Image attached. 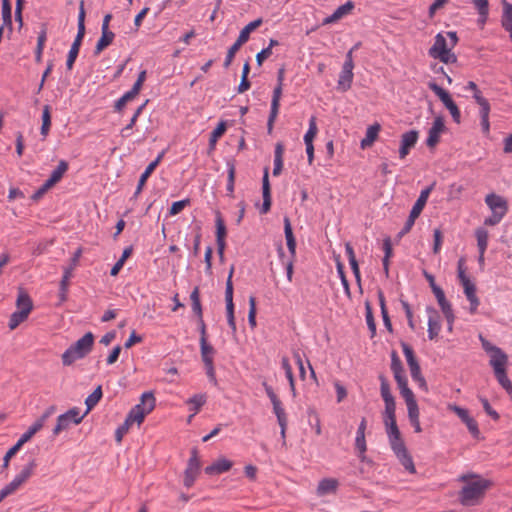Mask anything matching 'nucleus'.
Instances as JSON below:
<instances>
[{
  "instance_id": "obj_1",
  "label": "nucleus",
  "mask_w": 512,
  "mask_h": 512,
  "mask_svg": "<svg viewBox=\"0 0 512 512\" xmlns=\"http://www.w3.org/2000/svg\"><path fill=\"white\" fill-rule=\"evenodd\" d=\"M385 424L391 448L396 454L398 460L407 471L412 474L416 473L413 459L408 453L405 443L401 437L400 430L396 423V418H386Z\"/></svg>"
},
{
  "instance_id": "obj_2",
  "label": "nucleus",
  "mask_w": 512,
  "mask_h": 512,
  "mask_svg": "<svg viewBox=\"0 0 512 512\" xmlns=\"http://www.w3.org/2000/svg\"><path fill=\"white\" fill-rule=\"evenodd\" d=\"M458 36L454 31H448L445 34L438 33L435 36L434 43L430 47L428 54L434 59H439L445 64H452L457 61L456 55L452 52L457 45Z\"/></svg>"
},
{
  "instance_id": "obj_3",
  "label": "nucleus",
  "mask_w": 512,
  "mask_h": 512,
  "mask_svg": "<svg viewBox=\"0 0 512 512\" xmlns=\"http://www.w3.org/2000/svg\"><path fill=\"white\" fill-rule=\"evenodd\" d=\"M94 344V335L87 332L62 354V363L65 366L72 365L75 361L84 358L90 353Z\"/></svg>"
},
{
  "instance_id": "obj_4",
  "label": "nucleus",
  "mask_w": 512,
  "mask_h": 512,
  "mask_svg": "<svg viewBox=\"0 0 512 512\" xmlns=\"http://www.w3.org/2000/svg\"><path fill=\"white\" fill-rule=\"evenodd\" d=\"M469 477L477 478V480L469 482L460 491V502L464 506H472L479 502L485 491L491 486V482L486 479H482L476 475H470Z\"/></svg>"
},
{
  "instance_id": "obj_5",
  "label": "nucleus",
  "mask_w": 512,
  "mask_h": 512,
  "mask_svg": "<svg viewBox=\"0 0 512 512\" xmlns=\"http://www.w3.org/2000/svg\"><path fill=\"white\" fill-rule=\"evenodd\" d=\"M485 203L491 210V216L484 220L487 226H495L501 222L508 212V202L505 198L495 193H490L485 197Z\"/></svg>"
},
{
  "instance_id": "obj_6",
  "label": "nucleus",
  "mask_w": 512,
  "mask_h": 512,
  "mask_svg": "<svg viewBox=\"0 0 512 512\" xmlns=\"http://www.w3.org/2000/svg\"><path fill=\"white\" fill-rule=\"evenodd\" d=\"M467 90L473 91V99L479 106V115L481 118V127L485 135L490 132L489 114L491 106L489 101L482 95V92L478 89L475 82L469 81L466 86Z\"/></svg>"
},
{
  "instance_id": "obj_7",
  "label": "nucleus",
  "mask_w": 512,
  "mask_h": 512,
  "mask_svg": "<svg viewBox=\"0 0 512 512\" xmlns=\"http://www.w3.org/2000/svg\"><path fill=\"white\" fill-rule=\"evenodd\" d=\"M85 15L84 1H80L78 14V32L71 45L66 61L68 70H72L73 68L85 35Z\"/></svg>"
},
{
  "instance_id": "obj_8",
  "label": "nucleus",
  "mask_w": 512,
  "mask_h": 512,
  "mask_svg": "<svg viewBox=\"0 0 512 512\" xmlns=\"http://www.w3.org/2000/svg\"><path fill=\"white\" fill-rule=\"evenodd\" d=\"M479 339L481 341L482 348L490 356L489 363L492 366L493 371L495 372L498 371V369H506L508 364L507 354L499 347L490 343L482 335H479Z\"/></svg>"
},
{
  "instance_id": "obj_9",
  "label": "nucleus",
  "mask_w": 512,
  "mask_h": 512,
  "mask_svg": "<svg viewBox=\"0 0 512 512\" xmlns=\"http://www.w3.org/2000/svg\"><path fill=\"white\" fill-rule=\"evenodd\" d=\"M357 46L350 49L345 58V62L343 63L342 70L339 75L337 88L340 91L346 92L351 88L352 81H353V69H354V62H353V51L356 49Z\"/></svg>"
},
{
  "instance_id": "obj_10",
  "label": "nucleus",
  "mask_w": 512,
  "mask_h": 512,
  "mask_svg": "<svg viewBox=\"0 0 512 512\" xmlns=\"http://www.w3.org/2000/svg\"><path fill=\"white\" fill-rule=\"evenodd\" d=\"M428 87L439 97L444 106L449 110L453 120L456 123L461 121V113L456 103L451 98L450 94L437 85L435 82H429Z\"/></svg>"
},
{
  "instance_id": "obj_11",
  "label": "nucleus",
  "mask_w": 512,
  "mask_h": 512,
  "mask_svg": "<svg viewBox=\"0 0 512 512\" xmlns=\"http://www.w3.org/2000/svg\"><path fill=\"white\" fill-rule=\"evenodd\" d=\"M233 272H234V266L231 267L227 281H226L225 301H226V313H227L228 325L232 329L233 333H235L236 332V322H235V316H234L233 284H232Z\"/></svg>"
},
{
  "instance_id": "obj_12",
  "label": "nucleus",
  "mask_w": 512,
  "mask_h": 512,
  "mask_svg": "<svg viewBox=\"0 0 512 512\" xmlns=\"http://www.w3.org/2000/svg\"><path fill=\"white\" fill-rule=\"evenodd\" d=\"M201 357L204 362L207 375L210 379H215V370L213 357L215 354L214 348L207 342V340L200 339Z\"/></svg>"
},
{
  "instance_id": "obj_13",
  "label": "nucleus",
  "mask_w": 512,
  "mask_h": 512,
  "mask_svg": "<svg viewBox=\"0 0 512 512\" xmlns=\"http://www.w3.org/2000/svg\"><path fill=\"white\" fill-rule=\"evenodd\" d=\"M155 407V397L152 393L146 392L142 395L140 403L137 404L128 416H146L153 411Z\"/></svg>"
},
{
  "instance_id": "obj_14",
  "label": "nucleus",
  "mask_w": 512,
  "mask_h": 512,
  "mask_svg": "<svg viewBox=\"0 0 512 512\" xmlns=\"http://www.w3.org/2000/svg\"><path fill=\"white\" fill-rule=\"evenodd\" d=\"M444 130V119L441 116L436 117L433 121L431 128L428 131V137L426 140L427 146L430 148L435 147L438 144L440 136L444 132Z\"/></svg>"
},
{
  "instance_id": "obj_15",
  "label": "nucleus",
  "mask_w": 512,
  "mask_h": 512,
  "mask_svg": "<svg viewBox=\"0 0 512 512\" xmlns=\"http://www.w3.org/2000/svg\"><path fill=\"white\" fill-rule=\"evenodd\" d=\"M418 140V132L411 130L404 133L401 137V146L399 149V156L401 159H404L410 152V149L413 148Z\"/></svg>"
},
{
  "instance_id": "obj_16",
  "label": "nucleus",
  "mask_w": 512,
  "mask_h": 512,
  "mask_svg": "<svg viewBox=\"0 0 512 512\" xmlns=\"http://www.w3.org/2000/svg\"><path fill=\"white\" fill-rule=\"evenodd\" d=\"M400 389V394L404 398L407 408H408V416H417L418 407L414 398L413 392L408 388L407 382L402 385H398Z\"/></svg>"
},
{
  "instance_id": "obj_17",
  "label": "nucleus",
  "mask_w": 512,
  "mask_h": 512,
  "mask_svg": "<svg viewBox=\"0 0 512 512\" xmlns=\"http://www.w3.org/2000/svg\"><path fill=\"white\" fill-rule=\"evenodd\" d=\"M16 311L30 315L33 310V302L28 293L23 289L19 288L16 299Z\"/></svg>"
},
{
  "instance_id": "obj_18",
  "label": "nucleus",
  "mask_w": 512,
  "mask_h": 512,
  "mask_svg": "<svg viewBox=\"0 0 512 512\" xmlns=\"http://www.w3.org/2000/svg\"><path fill=\"white\" fill-rule=\"evenodd\" d=\"M428 337L430 340L435 339L440 330H441V323H440V317L435 309L428 308Z\"/></svg>"
},
{
  "instance_id": "obj_19",
  "label": "nucleus",
  "mask_w": 512,
  "mask_h": 512,
  "mask_svg": "<svg viewBox=\"0 0 512 512\" xmlns=\"http://www.w3.org/2000/svg\"><path fill=\"white\" fill-rule=\"evenodd\" d=\"M145 418H125V421L116 429L115 440L119 444L123 440V437L129 432L133 425H137L138 428L142 425Z\"/></svg>"
},
{
  "instance_id": "obj_20",
  "label": "nucleus",
  "mask_w": 512,
  "mask_h": 512,
  "mask_svg": "<svg viewBox=\"0 0 512 512\" xmlns=\"http://www.w3.org/2000/svg\"><path fill=\"white\" fill-rule=\"evenodd\" d=\"M233 466V462L222 457L218 458L211 465L205 468V473L207 475L221 474L229 471Z\"/></svg>"
},
{
  "instance_id": "obj_21",
  "label": "nucleus",
  "mask_w": 512,
  "mask_h": 512,
  "mask_svg": "<svg viewBox=\"0 0 512 512\" xmlns=\"http://www.w3.org/2000/svg\"><path fill=\"white\" fill-rule=\"evenodd\" d=\"M339 486V482L335 478H324L319 481L316 493L318 496L322 497L327 494L336 493Z\"/></svg>"
},
{
  "instance_id": "obj_22",
  "label": "nucleus",
  "mask_w": 512,
  "mask_h": 512,
  "mask_svg": "<svg viewBox=\"0 0 512 512\" xmlns=\"http://www.w3.org/2000/svg\"><path fill=\"white\" fill-rule=\"evenodd\" d=\"M262 194H263V204H262V213H267L271 207V190L269 183V175L268 168H265L263 180H262Z\"/></svg>"
},
{
  "instance_id": "obj_23",
  "label": "nucleus",
  "mask_w": 512,
  "mask_h": 512,
  "mask_svg": "<svg viewBox=\"0 0 512 512\" xmlns=\"http://www.w3.org/2000/svg\"><path fill=\"white\" fill-rule=\"evenodd\" d=\"M354 8V3L352 1H347L345 4L339 6L332 15L324 19V24H330L336 22L348 15Z\"/></svg>"
},
{
  "instance_id": "obj_24",
  "label": "nucleus",
  "mask_w": 512,
  "mask_h": 512,
  "mask_svg": "<svg viewBox=\"0 0 512 512\" xmlns=\"http://www.w3.org/2000/svg\"><path fill=\"white\" fill-rule=\"evenodd\" d=\"M114 38L115 34L110 29H101V37L97 41L94 54L99 55L104 49L112 44Z\"/></svg>"
},
{
  "instance_id": "obj_25",
  "label": "nucleus",
  "mask_w": 512,
  "mask_h": 512,
  "mask_svg": "<svg viewBox=\"0 0 512 512\" xmlns=\"http://www.w3.org/2000/svg\"><path fill=\"white\" fill-rule=\"evenodd\" d=\"M284 233L288 250L291 254V259H295L296 255V240L293 235L292 226L288 217L284 218Z\"/></svg>"
},
{
  "instance_id": "obj_26",
  "label": "nucleus",
  "mask_w": 512,
  "mask_h": 512,
  "mask_svg": "<svg viewBox=\"0 0 512 512\" xmlns=\"http://www.w3.org/2000/svg\"><path fill=\"white\" fill-rule=\"evenodd\" d=\"M68 170V163L64 160H61L58 166L52 171L50 177L46 180V187H53L57 184L63 177V175Z\"/></svg>"
},
{
  "instance_id": "obj_27",
  "label": "nucleus",
  "mask_w": 512,
  "mask_h": 512,
  "mask_svg": "<svg viewBox=\"0 0 512 512\" xmlns=\"http://www.w3.org/2000/svg\"><path fill=\"white\" fill-rule=\"evenodd\" d=\"M380 130L381 126L378 123L369 126L366 130L365 137L361 140V148L365 149L372 146L377 139Z\"/></svg>"
},
{
  "instance_id": "obj_28",
  "label": "nucleus",
  "mask_w": 512,
  "mask_h": 512,
  "mask_svg": "<svg viewBox=\"0 0 512 512\" xmlns=\"http://www.w3.org/2000/svg\"><path fill=\"white\" fill-rule=\"evenodd\" d=\"M433 187H434V185H431L421 191L417 201L415 202V204L412 207V210L410 211L411 213H413V216L414 215L419 216L421 214L422 210L424 209V207L427 203L429 195L433 190Z\"/></svg>"
},
{
  "instance_id": "obj_29",
  "label": "nucleus",
  "mask_w": 512,
  "mask_h": 512,
  "mask_svg": "<svg viewBox=\"0 0 512 512\" xmlns=\"http://www.w3.org/2000/svg\"><path fill=\"white\" fill-rule=\"evenodd\" d=\"M391 369L393 371L394 378L398 385H402L403 383L407 382L406 377L404 375L402 363L398 356L396 355V353L392 354Z\"/></svg>"
},
{
  "instance_id": "obj_30",
  "label": "nucleus",
  "mask_w": 512,
  "mask_h": 512,
  "mask_svg": "<svg viewBox=\"0 0 512 512\" xmlns=\"http://www.w3.org/2000/svg\"><path fill=\"white\" fill-rule=\"evenodd\" d=\"M365 431H366V420L362 418L361 423L357 429L356 439H355V448L358 452H366V440H365Z\"/></svg>"
},
{
  "instance_id": "obj_31",
  "label": "nucleus",
  "mask_w": 512,
  "mask_h": 512,
  "mask_svg": "<svg viewBox=\"0 0 512 512\" xmlns=\"http://www.w3.org/2000/svg\"><path fill=\"white\" fill-rule=\"evenodd\" d=\"M283 154H284V146L282 143H277L275 146L274 153V168L273 175L278 176L282 172L283 168Z\"/></svg>"
},
{
  "instance_id": "obj_32",
  "label": "nucleus",
  "mask_w": 512,
  "mask_h": 512,
  "mask_svg": "<svg viewBox=\"0 0 512 512\" xmlns=\"http://www.w3.org/2000/svg\"><path fill=\"white\" fill-rule=\"evenodd\" d=\"M43 427L42 419L36 421L16 442L21 448L26 442H28L41 428Z\"/></svg>"
},
{
  "instance_id": "obj_33",
  "label": "nucleus",
  "mask_w": 512,
  "mask_h": 512,
  "mask_svg": "<svg viewBox=\"0 0 512 512\" xmlns=\"http://www.w3.org/2000/svg\"><path fill=\"white\" fill-rule=\"evenodd\" d=\"M225 237H226V227L224 224V221L219 213H217L216 217V241L217 246H220V248H223V246H226L225 243Z\"/></svg>"
},
{
  "instance_id": "obj_34",
  "label": "nucleus",
  "mask_w": 512,
  "mask_h": 512,
  "mask_svg": "<svg viewBox=\"0 0 512 512\" xmlns=\"http://www.w3.org/2000/svg\"><path fill=\"white\" fill-rule=\"evenodd\" d=\"M84 418H57V424L53 429L55 435L69 428L71 424L79 425Z\"/></svg>"
},
{
  "instance_id": "obj_35",
  "label": "nucleus",
  "mask_w": 512,
  "mask_h": 512,
  "mask_svg": "<svg viewBox=\"0 0 512 512\" xmlns=\"http://www.w3.org/2000/svg\"><path fill=\"white\" fill-rule=\"evenodd\" d=\"M227 126L224 121H221L218 123L217 127L211 132L210 138H209V146L210 150H214L215 145L219 138H221L224 133L226 132Z\"/></svg>"
},
{
  "instance_id": "obj_36",
  "label": "nucleus",
  "mask_w": 512,
  "mask_h": 512,
  "mask_svg": "<svg viewBox=\"0 0 512 512\" xmlns=\"http://www.w3.org/2000/svg\"><path fill=\"white\" fill-rule=\"evenodd\" d=\"M494 374L498 383L507 391L509 395L512 396V382L507 376L506 369H498V371H495Z\"/></svg>"
},
{
  "instance_id": "obj_37",
  "label": "nucleus",
  "mask_w": 512,
  "mask_h": 512,
  "mask_svg": "<svg viewBox=\"0 0 512 512\" xmlns=\"http://www.w3.org/2000/svg\"><path fill=\"white\" fill-rule=\"evenodd\" d=\"M35 466L36 462L34 459H32L14 478V480L21 486L32 475Z\"/></svg>"
},
{
  "instance_id": "obj_38",
  "label": "nucleus",
  "mask_w": 512,
  "mask_h": 512,
  "mask_svg": "<svg viewBox=\"0 0 512 512\" xmlns=\"http://www.w3.org/2000/svg\"><path fill=\"white\" fill-rule=\"evenodd\" d=\"M477 239V247L479 252H485L488 247L489 234L483 228H478L475 232Z\"/></svg>"
},
{
  "instance_id": "obj_39",
  "label": "nucleus",
  "mask_w": 512,
  "mask_h": 512,
  "mask_svg": "<svg viewBox=\"0 0 512 512\" xmlns=\"http://www.w3.org/2000/svg\"><path fill=\"white\" fill-rule=\"evenodd\" d=\"M51 127V111L50 106L45 105L43 107L42 112V126H41V135L46 137L50 131Z\"/></svg>"
},
{
  "instance_id": "obj_40",
  "label": "nucleus",
  "mask_w": 512,
  "mask_h": 512,
  "mask_svg": "<svg viewBox=\"0 0 512 512\" xmlns=\"http://www.w3.org/2000/svg\"><path fill=\"white\" fill-rule=\"evenodd\" d=\"M102 397V389L101 386H98L87 398H86V405L87 409L83 416L88 414L90 410L99 402V400Z\"/></svg>"
},
{
  "instance_id": "obj_41",
  "label": "nucleus",
  "mask_w": 512,
  "mask_h": 512,
  "mask_svg": "<svg viewBox=\"0 0 512 512\" xmlns=\"http://www.w3.org/2000/svg\"><path fill=\"white\" fill-rule=\"evenodd\" d=\"M154 170H155V163H150L146 167L145 171L140 176V179H139V182H138V186H137L136 191H135V196H138L141 193L144 185L146 184L147 179L154 172Z\"/></svg>"
},
{
  "instance_id": "obj_42",
  "label": "nucleus",
  "mask_w": 512,
  "mask_h": 512,
  "mask_svg": "<svg viewBox=\"0 0 512 512\" xmlns=\"http://www.w3.org/2000/svg\"><path fill=\"white\" fill-rule=\"evenodd\" d=\"M318 133V127L316 123V117L312 116L309 120V128L308 131L304 135V143H313L316 135Z\"/></svg>"
},
{
  "instance_id": "obj_43",
  "label": "nucleus",
  "mask_w": 512,
  "mask_h": 512,
  "mask_svg": "<svg viewBox=\"0 0 512 512\" xmlns=\"http://www.w3.org/2000/svg\"><path fill=\"white\" fill-rule=\"evenodd\" d=\"M28 315L21 313L19 311H15L11 314L8 327L10 330H15L21 323L28 319Z\"/></svg>"
},
{
  "instance_id": "obj_44",
  "label": "nucleus",
  "mask_w": 512,
  "mask_h": 512,
  "mask_svg": "<svg viewBox=\"0 0 512 512\" xmlns=\"http://www.w3.org/2000/svg\"><path fill=\"white\" fill-rule=\"evenodd\" d=\"M47 40L46 30H42L37 38V47L35 51V60L40 63L42 60V53L45 46V42Z\"/></svg>"
},
{
  "instance_id": "obj_45",
  "label": "nucleus",
  "mask_w": 512,
  "mask_h": 512,
  "mask_svg": "<svg viewBox=\"0 0 512 512\" xmlns=\"http://www.w3.org/2000/svg\"><path fill=\"white\" fill-rule=\"evenodd\" d=\"M447 322L449 324H451L452 322H454V313H453V310H452V307H451V304L447 301L446 297L437 301Z\"/></svg>"
},
{
  "instance_id": "obj_46",
  "label": "nucleus",
  "mask_w": 512,
  "mask_h": 512,
  "mask_svg": "<svg viewBox=\"0 0 512 512\" xmlns=\"http://www.w3.org/2000/svg\"><path fill=\"white\" fill-rule=\"evenodd\" d=\"M228 181H227V192L228 195L232 196L234 193V184H235V174H236V168L235 164L233 162H228Z\"/></svg>"
},
{
  "instance_id": "obj_47",
  "label": "nucleus",
  "mask_w": 512,
  "mask_h": 512,
  "mask_svg": "<svg viewBox=\"0 0 512 512\" xmlns=\"http://www.w3.org/2000/svg\"><path fill=\"white\" fill-rule=\"evenodd\" d=\"M462 422L465 423L467 429L472 434V436L476 439L481 438V433L478 428V423L476 418H461Z\"/></svg>"
},
{
  "instance_id": "obj_48",
  "label": "nucleus",
  "mask_w": 512,
  "mask_h": 512,
  "mask_svg": "<svg viewBox=\"0 0 512 512\" xmlns=\"http://www.w3.org/2000/svg\"><path fill=\"white\" fill-rule=\"evenodd\" d=\"M192 301V309L198 315L199 318L202 317V308L200 303L199 289L195 287L190 295Z\"/></svg>"
},
{
  "instance_id": "obj_49",
  "label": "nucleus",
  "mask_w": 512,
  "mask_h": 512,
  "mask_svg": "<svg viewBox=\"0 0 512 512\" xmlns=\"http://www.w3.org/2000/svg\"><path fill=\"white\" fill-rule=\"evenodd\" d=\"M198 474H199V471L194 470L192 468H186L185 472H184V480H183L184 486L186 488L192 487Z\"/></svg>"
},
{
  "instance_id": "obj_50",
  "label": "nucleus",
  "mask_w": 512,
  "mask_h": 512,
  "mask_svg": "<svg viewBox=\"0 0 512 512\" xmlns=\"http://www.w3.org/2000/svg\"><path fill=\"white\" fill-rule=\"evenodd\" d=\"M189 203H190L189 199H184V200H180V201H176V202L172 203V205L169 209V215L175 216V215L179 214L189 205Z\"/></svg>"
},
{
  "instance_id": "obj_51",
  "label": "nucleus",
  "mask_w": 512,
  "mask_h": 512,
  "mask_svg": "<svg viewBox=\"0 0 512 512\" xmlns=\"http://www.w3.org/2000/svg\"><path fill=\"white\" fill-rule=\"evenodd\" d=\"M73 267H66L64 269V274L60 283V289L62 294V299H64V295L67 292L69 280L72 276Z\"/></svg>"
},
{
  "instance_id": "obj_52",
  "label": "nucleus",
  "mask_w": 512,
  "mask_h": 512,
  "mask_svg": "<svg viewBox=\"0 0 512 512\" xmlns=\"http://www.w3.org/2000/svg\"><path fill=\"white\" fill-rule=\"evenodd\" d=\"M248 322L252 328L256 326V300L253 296L249 298Z\"/></svg>"
},
{
  "instance_id": "obj_53",
  "label": "nucleus",
  "mask_w": 512,
  "mask_h": 512,
  "mask_svg": "<svg viewBox=\"0 0 512 512\" xmlns=\"http://www.w3.org/2000/svg\"><path fill=\"white\" fill-rule=\"evenodd\" d=\"M205 396L204 395H195L193 396L189 401L188 404L192 406L190 410L196 414L198 413L199 408L205 403Z\"/></svg>"
},
{
  "instance_id": "obj_54",
  "label": "nucleus",
  "mask_w": 512,
  "mask_h": 512,
  "mask_svg": "<svg viewBox=\"0 0 512 512\" xmlns=\"http://www.w3.org/2000/svg\"><path fill=\"white\" fill-rule=\"evenodd\" d=\"M2 18L3 25L8 26L9 29L12 28V19H11V4L10 3H2Z\"/></svg>"
},
{
  "instance_id": "obj_55",
  "label": "nucleus",
  "mask_w": 512,
  "mask_h": 512,
  "mask_svg": "<svg viewBox=\"0 0 512 512\" xmlns=\"http://www.w3.org/2000/svg\"><path fill=\"white\" fill-rule=\"evenodd\" d=\"M241 44H239L238 42H235L228 50L227 52V55H226V58H225V61H224V67L225 68H228L234 57H235V54L238 52V50L241 48Z\"/></svg>"
},
{
  "instance_id": "obj_56",
  "label": "nucleus",
  "mask_w": 512,
  "mask_h": 512,
  "mask_svg": "<svg viewBox=\"0 0 512 512\" xmlns=\"http://www.w3.org/2000/svg\"><path fill=\"white\" fill-rule=\"evenodd\" d=\"M282 96V84L278 83L277 86L274 88L273 91V97L271 101V108L275 111L276 109H279L280 107V99Z\"/></svg>"
},
{
  "instance_id": "obj_57",
  "label": "nucleus",
  "mask_w": 512,
  "mask_h": 512,
  "mask_svg": "<svg viewBox=\"0 0 512 512\" xmlns=\"http://www.w3.org/2000/svg\"><path fill=\"white\" fill-rule=\"evenodd\" d=\"M379 303H380L381 313H382V317H383L385 326L389 330H391V322H390V319H389V316H388V312H387V309H386V306H385V298H384V295H383L382 292H379Z\"/></svg>"
},
{
  "instance_id": "obj_58",
  "label": "nucleus",
  "mask_w": 512,
  "mask_h": 512,
  "mask_svg": "<svg viewBox=\"0 0 512 512\" xmlns=\"http://www.w3.org/2000/svg\"><path fill=\"white\" fill-rule=\"evenodd\" d=\"M366 322L371 331V336L373 337L376 334V324L369 304H366Z\"/></svg>"
},
{
  "instance_id": "obj_59",
  "label": "nucleus",
  "mask_w": 512,
  "mask_h": 512,
  "mask_svg": "<svg viewBox=\"0 0 512 512\" xmlns=\"http://www.w3.org/2000/svg\"><path fill=\"white\" fill-rule=\"evenodd\" d=\"M474 7L478 10L480 16L489 14V3L488 0H472Z\"/></svg>"
},
{
  "instance_id": "obj_60",
  "label": "nucleus",
  "mask_w": 512,
  "mask_h": 512,
  "mask_svg": "<svg viewBox=\"0 0 512 512\" xmlns=\"http://www.w3.org/2000/svg\"><path fill=\"white\" fill-rule=\"evenodd\" d=\"M503 3V14L501 19V24L504 22L512 21V4L507 2L506 0H502Z\"/></svg>"
},
{
  "instance_id": "obj_61",
  "label": "nucleus",
  "mask_w": 512,
  "mask_h": 512,
  "mask_svg": "<svg viewBox=\"0 0 512 512\" xmlns=\"http://www.w3.org/2000/svg\"><path fill=\"white\" fill-rule=\"evenodd\" d=\"M268 395L270 397V400L273 404L274 412L276 416H281L283 414V408L281 407V402L275 395V393L271 390L268 391Z\"/></svg>"
},
{
  "instance_id": "obj_62",
  "label": "nucleus",
  "mask_w": 512,
  "mask_h": 512,
  "mask_svg": "<svg viewBox=\"0 0 512 512\" xmlns=\"http://www.w3.org/2000/svg\"><path fill=\"white\" fill-rule=\"evenodd\" d=\"M410 373H411V377L412 379L418 383V385L420 387H425L426 386V382H425V379L422 377L421 375V370H420V366L418 367H414V368H411L410 369Z\"/></svg>"
},
{
  "instance_id": "obj_63",
  "label": "nucleus",
  "mask_w": 512,
  "mask_h": 512,
  "mask_svg": "<svg viewBox=\"0 0 512 512\" xmlns=\"http://www.w3.org/2000/svg\"><path fill=\"white\" fill-rule=\"evenodd\" d=\"M19 487L20 485L13 479L9 484L0 490V494L5 499L7 496L13 494Z\"/></svg>"
},
{
  "instance_id": "obj_64",
  "label": "nucleus",
  "mask_w": 512,
  "mask_h": 512,
  "mask_svg": "<svg viewBox=\"0 0 512 512\" xmlns=\"http://www.w3.org/2000/svg\"><path fill=\"white\" fill-rule=\"evenodd\" d=\"M434 246H433V252L434 254H438L440 252L442 242H443V235L440 229H435L434 233Z\"/></svg>"
}]
</instances>
